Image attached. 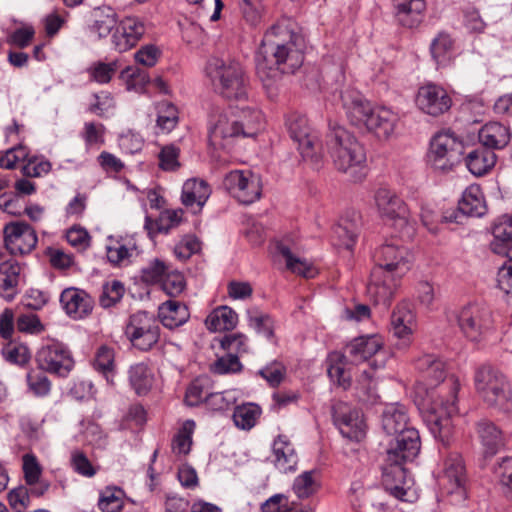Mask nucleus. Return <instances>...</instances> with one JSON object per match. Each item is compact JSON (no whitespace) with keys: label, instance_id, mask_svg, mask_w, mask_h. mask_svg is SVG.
Here are the masks:
<instances>
[{"label":"nucleus","instance_id":"1","mask_svg":"<svg viewBox=\"0 0 512 512\" xmlns=\"http://www.w3.org/2000/svg\"><path fill=\"white\" fill-rule=\"evenodd\" d=\"M304 40L298 24L282 17L264 34L256 55V73L263 86L271 89L284 73H294L304 61Z\"/></svg>","mask_w":512,"mask_h":512},{"label":"nucleus","instance_id":"2","mask_svg":"<svg viewBox=\"0 0 512 512\" xmlns=\"http://www.w3.org/2000/svg\"><path fill=\"white\" fill-rule=\"evenodd\" d=\"M416 368L429 381L430 386L440 382L438 396L427 405L423 412V421L435 439L448 445L452 435V417L458 411L456 400L460 388L456 376L446 377L445 363L435 355L426 354L416 361Z\"/></svg>","mask_w":512,"mask_h":512},{"label":"nucleus","instance_id":"3","mask_svg":"<svg viewBox=\"0 0 512 512\" xmlns=\"http://www.w3.org/2000/svg\"><path fill=\"white\" fill-rule=\"evenodd\" d=\"M374 260L367 294L376 305L388 307L399 280L411 268L412 255L398 240L392 239L376 249Z\"/></svg>","mask_w":512,"mask_h":512},{"label":"nucleus","instance_id":"4","mask_svg":"<svg viewBox=\"0 0 512 512\" xmlns=\"http://www.w3.org/2000/svg\"><path fill=\"white\" fill-rule=\"evenodd\" d=\"M340 98L352 125L366 128L380 139H388L394 133L400 116L391 108L373 107L360 92L353 89L342 91Z\"/></svg>","mask_w":512,"mask_h":512},{"label":"nucleus","instance_id":"5","mask_svg":"<svg viewBox=\"0 0 512 512\" xmlns=\"http://www.w3.org/2000/svg\"><path fill=\"white\" fill-rule=\"evenodd\" d=\"M326 147L339 171L349 173L353 181H361L365 177L364 148L346 128L337 124L331 126Z\"/></svg>","mask_w":512,"mask_h":512},{"label":"nucleus","instance_id":"6","mask_svg":"<svg viewBox=\"0 0 512 512\" xmlns=\"http://www.w3.org/2000/svg\"><path fill=\"white\" fill-rule=\"evenodd\" d=\"M206 74L214 91L223 98L247 99L249 80L240 63L214 57L207 62Z\"/></svg>","mask_w":512,"mask_h":512},{"label":"nucleus","instance_id":"7","mask_svg":"<svg viewBox=\"0 0 512 512\" xmlns=\"http://www.w3.org/2000/svg\"><path fill=\"white\" fill-rule=\"evenodd\" d=\"M474 383L477 394L488 406L502 411L510 410L512 388L501 370L490 364H483L475 371Z\"/></svg>","mask_w":512,"mask_h":512},{"label":"nucleus","instance_id":"8","mask_svg":"<svg viewBox=\"0 0 512 512\" xmlns=\"http://www.w3.org/2000/svg\"><path fill=\"white\" fill-rule=\"evenodd\" d=\"M463 144L450 130L437 133L430 141L428 163L434 170L450 171L459 161Z\"/></svg>","mask_w":512,"mask_h":512},{"label":"nucleus","instance_id":"9","mask_svg":"<svg viewBox=\"0 0 512 512\" xmlns=\"http://www.w3.org/2000/svg\"><path fill=\"white\" fill-rule=\"evenodd\" d=\"M159 320L146 311H137L129 317L125 334L132 346L140 351L152 350L160 339Z\"/></svg>","mask_w":512,"mask_h":512},{"label":"nucleus","instance_id":"10","mask_svg":"<svg viewBox=\"0 0 512 512\" xmlns=\"http://www.w3.org/2000/svg\"><path fill=\"white\" fill-rule=\"evenodd\" d=\"M286 127L290 138L297 144L302 158L318 163L322 155V147L318 135L313 131L304 115L291 113L286 119Z\"/></svg>","mask_w":512,"mask_h":512},{"label":"nucleus","instance_id":"11","mask_svg":"<svg viewBox=\"0 0 512 512\" xmlns=\"http://www.w3.org/2000/svg\"><path fill=\"white\" fill-rule=\"evenodd\" d=\"M223 186L238 202L249 205L260 199L262 181L251 170H232L223 179Z\"/></svg>","mask_w":512,"mask_h":512},{"label":"nucleus","instance_id":"12","mask_svg":"<svg viewBox=\"0 0 512 512\" xmlns=\"http://www.w3.org/2000/svg\"><path fill=\"white\" fill-rule=\"evenodd\" d=\"M39 370L67 377L74 368V359L70 350L60 342H50L42 345L35 355Z\"/></svg>","mask_w":512,"mask_h":512},{"label":"nucleus","instance_id":"13","mask_svg":"<svg viewBox=\"0 0 512 512\" xmlns=\"http://www.w3.org/2000/svg\"><path fill=\"white\" fill-rule=\"evenodd\" d=\"M374 202L380 217L387 224L400 231L409 225V208L394 191L385 187L377 189Z\"/></svg>","mask_w":512,"mask_h":512},{"label":"nucleus","instance_id":"14","mask_svg":"<svg viewBox=\"0 0 512 512\" xmlns=\"http://www.w3.org/2000/svg\"><path fill=\"white\" fill-rule=\"evenodd\" d=\"M4 242L7 250L13 255L30 253L36 246V231L26 222H11L4 226Z\"/></svg>","mask_w":512,"mask_h":512},{"label":"nucleus","instance_id":"15","mask_svg":"<svg viewBox=\"0 0 512 512\" xmlns=\"http://www.w3.org/2000/svg\"><path fill=\"white\" fill-rule=\"evenodd\" d=\"M489 310L472 304L461 309L457 314L458 325L464 335L471 341H478L491 326Z\"/></svg>","mask_w":512,"mask_h":512},{"label":"nucleus","instance_id":"16","mask_svg":"<svg viewBox=\"0 0 512 512\" xmlns=\"http://www.w3.org/2000/svg\"><path fill=\"white\" fill-rule=\"evenodd\" d=\"M421 441L414 427L394 435L387 448V461H412L420 452Z\"/></svg>","mask_w":512,"mask_h":512},{"label":"nucleus","instance_id":"17","mask_svg":"<svg viewBox=\"0 0 512 512\" xmlns=\"http://www.w3.org/2000/svg\"><path fill=\"white\" fill-rule=\"evenodd\" d=\"M146 22L136 16L122 19L112 35V43L119 52H126L135 47L146 33Z\"/></svg>","mask_w":512,"mask_h":512},{"label":"nucleus","instance_id":"18","mask_svg":"<svg viewBox=\"0 0 512 512\" xmlns=\"http://www.w3.org/2000/svg\"><path fill=\"white\" fill-rule=\"evenodd\" d=\"M241 127L233 110L219 116L209 130V144L214 149L229 150L234 139L242 137Z\"/></svg>","mask_w":512,"mask_h":512},{"label":"nucleus","instance_id":"19","mask_svg":"<svg viewBox=\"0 0 512 512\" xmlns=\"http://www.w3.org/2000/svg\"><path fill=\"white\" fill-rule=\"evenodd\" d=\"M448 93L436 84L421 86L416 96V105L424 113L438 116L447 112L451 107Z\"/></svg>","mask_w":512,"mask_h":512},{"label":"nucleus","instance_id":"20","mask_svg":"<svg viewBox=\"0 0 512 512\" xmlns=\"http://www.w3.org/2000/svg\"><path fill=\"white\" fill-rule=\"evenodd\" d=\"M465 482L466 475L463 460L460 455L451 454L444 462L441 484L448 494H455L463 500L466 496Z\"/></svg>","mask_w":512,"mask_h":512},{"label":"nucleus","instance_id":"21","mask_svg":"<svg viewBox=\"0 0 512 512\" xmlns=\"http://www.w3.org/2000/svg\"><path fill=\"white\" fill-rule=\"evenodd\" d=\"M106 256L113 267H127L139 255L138 245L133 237L108 238Z\"/></svg>","mask_w":512,"mask_h":512},{"label":"nucleus","instance_id":"22","mask_svg":"<svg viewBox=\"0 0 512 512\" xmlns=\"http://www.w3.org/2000/svg\"><path fill=\"white\" fill-rule=\"evenodd\" d=\"M334 422L339 428L340 433L355 441H360L365 435L366 425L362 414L348 406L336 408L333 414Z\"/></svg>","mask_w":512,"mask_h":512},{"label":"nucleus","instance_id":"23","mask_svg":"<svg viewBox=\"0 0 512 512\" xmlns=\"http://www.w3.org/2000/svg\"><path fill=\"white\" fill-rule=\"evenodd\" d=\"M383 347L381 338L377 335L361 336L353 339L345 348L347 359L353 364H360L370 360Z\"/></svg>","mask_w":512,"mask_h":512},{"label":"nucleus","instance_id":"24","mask_svg":"<svg viewBox=\"0 0 512 512\" xmlns=\"http://www.w3.org/2000/svg\"><path fill=\"white\" fill-rule=\"evenodd\" d=\"M60 303L66 313L75 319L87 316L93 308L92 298L85 291L73 287L61 293Z\"/></svg>","mask_w":512,"mask_h":512},{"label":"nucleus","instance_id":"25","mask_svg":"<svg viewBox=\"0 0 512 512\" xmlns=\"http://www.w3.org/2000/svg\"><path fill=\"white\" fill-rule=\"evenodd\" d=\"M405 461H387L382 468V484L386 491L397 499L404 500L406 490Z\"/></svg>","mask_w":512,"mask_h":512},{"label":"nucleus","instance_id":"26","mask_svg":"<svg viewBox=\"0 0 512 512\" xmlns=\"http://www.w3.org/2000/svg\"><path fill=\"white\" fill-rule=\"evenodd\" d=\"M272 450L275 458L274 464L279 471L283 473L295 471L298 455L287 435H278L273 442Z\"/></svg>","mask_w":512,"mask_h":512},{"label":"nucleus","instance_id":"27","mask_svg":"<svg viewBox=\"0 0 512 512\" xmlns=\"http://www.w3.org/2000/svg\"><path fill=\"white\" fill-rule=\"evenodd\" d=\"M476 432L486 456H494L504 446L502 430L488 419H481L476 424Z\"/></svg>","mask_w":512,"mask_h":512},{"label":"nucleus","instance_id":"28","mask_svg":"<svg viewBox=\"0 0 512 512\" xmlns=\"http://www.w3.org/2000/svg\"><path fill=\"white\" fill-rule=\"evenodd\" d=\"M491 250L512 260V217H503L492 228Z\"/></svg>","mask_w":512,"mask_h":512},{"label":"nucleus","instance_id":"29","mask_svg":"<svg viewBox=\"0 0 512 512\" xmlns=\"http://www.w3.org/2000/svg\"><path fill=\"white\" fill-rule=\"evenodd\" d=\"M415 327V315L406 303L396 306L391 315V331L404 342L409 341Z\"/></svg>","mask_w":512,"mask_h":512},{"label":"nucleus","instance_id":"30","mask_svg":"<svg viewBox=\"0 0 512 512\" xmlns=\"http://www.w3.org/2000/svg\"><path fill=\"white\" fill-rule=\"evenodd\" d=\"M158 317L164 327L174 329L185 324L189 320L190 313L184 303L168 300L159 306Z\"/></svg>","mask_w":512,"mask_h":512},{"label":"nucleus","instance_id":"31","mask_svg":"<svg viewBox=\"0 0 512 512\" xmlns=\"http://www.w3.org/2000/svg\"><path fill=\"white\" fill-rule=\"evenodd\" d=\"M382 427L386 434L390 436L412 428L408 424L406 407L398 403L386 406L382 413Z\"/></svg>","mask_w":512,"mask_h":512},{"label":"nucleus","instance_id":"32","mask_svg":"<svg viewBox=\"0 0 512 512\" xmlns=\"http://www.w3.org/2000/svg\"><path fill=\"white\" fill-rule=\"evenodd\" d=\"M496 159V154L493 150L481 146L467 154L465 163L473 175L483 176L495 166Z\"/></svg>","mask_w":512,"mask_h":512},{"label":"nucleus","instance_id":"33","mask_svg":"<svg viewBox=\"0 0 512 512\" xmlns=\"http://www.w3.org/2000/svg\"><path fill=\"white\" fill-rule=\"evenodd\" d=\"M479 141L488 149H502L510 141L509 129L499 122H489L479 131Z\"/></svg>","mask_w":512,"mask_h":512},{"label":"nucleus","instance_id":"34","mask_svg":"<svg viewBox=\"0 0 512 512\" xmlns=\"http://www.w3.org/2000/svg\"><path fill=\"white\" fill-rule=\"evenodd\" d=\"M393 5L399 22L409 28L421 22L426 7L425 0H394Z\"/></svg>","mask_w":512,"mask_h":512},{"label":"nucleus","instance_id":"35","mask_svg":"<svg viewBox=\"0 0 512 512\" xmlns=\"http://www.w3.org/2000/svg\"><path fill=\"white\" fill-rule=\"evenodd\" d=\"M458 211L471 217H481L486 213L484 195L479 186L471 185L463 192L458 203Z\"/></svg>","mask_w":512,"mask_h":512},{"label":"nucleus","instance_id":"36","mask_svg":"<svg viewBox=\"0 0 512 512\" xmlns=\"http://www.w3.org/2000/svg\"><path fill=\"white\" fill-rule=\"evenodd\" d=\"M276 254L285 261L286 269L305 278H313L316 275L315 268L305 259L297 257L290 247L283 241L276 243Z\"/></svg>","mask_w":512,"mask_h":512},{"label":"nucleus","instance_id":"37","mask_svg":"<svg viewBox=\"0 0 512 512\" xmlns=\"http://www.w3.org/2000/svg\"><path fill=\"white\" fill-rule=\"evenodd\" d=\"M21 267L17 262H4L0 265V295L7 301L18 293Z\"/></svg>","mask_w":512,"mask_h":512},{"label":"nucleus","instance_id":"38","mask_svg":"<svg viewBox=\"0 0 512 512\" xmlns=\"http://www.w3.org/2000/svg\"><path fill=\"white\" fill-rule=\"evenodd\" d=\"M211 194L210 187L204 180L188 179L182 188V203L187 207L197 205L200 210Z\"/></svg>","mask_w":512,"mask_h":512},{"label":"nucleus","instance_id":"39","mask_svg":"<svg viewBox=\"0 0 512 512\" xmlns=\"http://www.w3.org/2000/svg\"><path fill=\"white\" fill-rule=\"evenodd\" d=\"M233 113L241 127L242 138L255 137L262 129L263 115L261 111L255 108L243 107L233 110Z\"/></svg>","mask_w":512,"mask_h":512},{"label":"nucleus","instance_id":"40","mask_svg":"<svg viewBox=\"0 0 512 512\" xmlns=\"http://www.w3.org/2000/svg\"><path fill=\"white\" fill-rule=\"evenodd\" d=\"M237 323V313L228 306L215 308L205 320L206 327L211 332L232 330Z\"/></svg>","mask_w":512,"mask_h":512},{"label":"nucleus","instance_id":"41","mask_svg":"<svg viewBox=\"0 0 512 512\" xmlns=\"http://www.w3.org/2000/svg\"><path fill=\"white\" fill-rule=\"evenodd\" d=\"M116 12L110 7L98 8L93 12V21L89 25L90 32L99 38L107 37L118 26Z\"/></svg>","mask_w":512,"mask_h":512},{"label":"nucleus","instance_id":"42","mask_svg":"<svg viewBox=\"0 0 512 512\" xmlns=\"http://www.w3.org/2000/svg\"><path fill=\"white\" fill-rule=\"evenodd\" d=\"M129 382L138 395H144L153 385V375L146 364L137 363L129 369Z\"/></svg>","mask_w":512,"mask_h":512},{"label":"nucleus","instance_id":"43","mask_svg":"<svg viewBox=\"0 0 512 512\" xmlns=\"http://www.w3.org/2000/svg\"><path fill=\"white\" fill-rule=\"evenodd\" d=\"M260 415V406L255 403H245L235 407L233 421L236 427L242 430H250L255 426Z\"/></svg>","mask_w":512,"mask_h":512},{"label":"nucleus","instance_id":"44","mask_svg":"<svg viewBox=\"0 0 512 512\" xmlns=\"http://www.w3.org/2000/svg\"><path fill=\"white\" fill-rule=\"evenodd\" d=\"M360 232V225L356 219L346 218L334 227L333 233L338 239V244L346 249H352Z\"/></svg>","mask_w":512,"mask_h":512},{"label":"nucleus","instance_id":"45","mask_svg":"<svg viewBox=\"0 0 512 512\" xmlns=\"http://www.w3.org/2000/svg\"><path fill=\"white\" fill-rule=\"evenodd\" d=\"M356 396L359 401L365 404L372 405L377 402L379 395L377 392L376 382L374 381V374L372 372H369L366 369L362 370L356 385Z\"/></svg>","mask_w":512,"mask_h":512},{"label":"nucleus","instance_id":"46","mask_svg":"<svg viewBox=\"0 0 512 512\" xmlns=\"http://www.w3.org/2000/svg\"><path fill=\"white\" fill-rule=\"evenodd\" d=\"M114 358L115 353L113 348L102 345L97 349L93 361L94 369L103 374L108 382L113 381L115 371Z\"/></svg>","mask_w":512,"mask_h":512},{"label":"nucleus","instance_id":"47","mask_svg":"<svg viewBox=\"0 0 512 512\" xmlns=\"http://www.w3.org/2000/svg\"><path fill=\"white\" fill-rule=\"evenodd\" d=\"M345 359H347L346 354L341 355L333 353L329 356V365L327 368V373L330 379L344 389L348 388L351 383V377L345 370Z\"/></svg>","mask_w":512,"mask_h":512},{"label":"nucleus","instance_id":"48","mask_svg":"<svg viewBox=\"0 0 512 512\" xmlns=\"http://www.w3.org/2000/svg\"><path fill=\"white\" fill-rule=\"evenodd\" d=\"M123 495L121 488L106 487L100 492L98 508L102 512H121L124 507Z\"/></svg>","mask_w":512,"mask_h":512},{"label":"nucleus","instance_id":"49","mask_svg":"<svg viewBox=\"0 0 512 512\" xmlns=\"http://www.w3.org/2000/svg\"><path fill=\"white\" fill-rule=\"evenodd\" d=\"M316 473V470L305 471L295 478L292 489L299 499H306L318 490L314 479Z\"/></svg>","mask_w":512,"mask_h":512},{"label":"nucleus","instance_id":"50","mask_svg":"<svg viewBox=\"0 0 512 512\" xmlns=\"http://www.w3.org/2000/svg\"><path fill=\"white\" fill-rule=\"evenodd\" d=\"M195 428V422L193 420H186L175 435L172 442V451L178 455H186L189 453L192 444V433Z\"/></svg>","mask_w":512,"mask_h":512},{"label":"nucleus","instance_id":"51","mask_svg":"<svg viewBox=\"0 0 512 512\" xmlns=\"http://www.w3.org/2000/svg\"><path fill=\"white\" fill-rule=\"evenodd\" d=\"M168 270L169 267L165 261L155 258L141 269L140 277L142 282L153 285L161 283Z\"/></svg>","mask_w":512,"mask_h":512},{"label":"nucleus","instance_id":"52","mask_svg":"<svg viewBox=\"0 0 512 512\" xmlns=\"http://www.w3.org/2000/svg\"><path fill=\"white\" fill-rule=\"evenodd\" d=\"M3 357L11 364L26 365L31 359V352L27 345L18 342H9L2 349Z\"/></svg>","mask_w":512,"mask_h":512},{"label":"nucleus","instance_id":"53","mask_svg":"<svg viewBox=\"0 0 512 512\" xmlns=\"http://www.w3.org/2000/svg\"><path fill=\"white\" fill-rule=\"evenodd\" d=\"M178 123V110L168 101L158 104L157 126L163 132H170Z\"/></svg>","mask_w":512,"mask_h":512},{"label":"nucleus","instance_id":"54","mask_svg":"<svg viewBox=\"0 0 512 512\" xmlns=\"http://www.w3.org/2000/svg\"><path fill=\"white\" fill-rule=\"evenodd\" d=\"M208 379L198 378L187 388L185 402L189 406H197L202 402L207 403L210 393L208 391Z\"/></svg>","mask_w":512,"mask_h":512},{"label":"nucleus","instance_id":"55","mask_svg":"<svg viewBox=\"0 0 512 512\" xmlns=\"http://www.w3.org/2000/svg\"><path fill=\"white\" fill-rule=\"evenodd\" d=\"M262 512H313L311 509H298L294 502L289 503L283 494H275L261 505Z\"/></svg>","mask_w":512,"mask_h":512},{"label":"nucleus","instance_id":"56","mask_svg":"<svg viewBox=\"0 0 512 512\" xmlns=\"http://www.w3.org/2000/svg\"><path fill=\"white\" fill-rule=\"evenodd\" d=\"M44 372L42 370H31L27 374L28 387L37 397H45L51 391V381Z\"/></svg>","mask_w":512,"mask_h":512},{"label":"nucleus","instance_id":"57","mask_svg":"<svg viewBox=\"0 0 512 512\" xmlns=\"http://www.w3.org/2000/svg\"><path fill=\"white\" fill-rule=\"evenodd\" d=\"M186 281L184 275L178 271H169L161 281L163 291L171 296L176 297L180 295L185 289Z\"/></svg>","mask_w":512,"mask_h":512},{"label":"nucleus","instance_id":"58","mask_svg":"<svg viewBox=\"0 0 512 512\" xmlns=\"http://www.w3.org/2000/svg\"><path fill=\"white\" fill-rule=\"evenodd\" d=\"M257 374L267 381L271 387H277L286 374L285 366L278 361H272L261 368Z\"/></svg>","mask_w":512,"mask_h":512},{"label":"nucleus","instance_id":"59","mask_svg":"<svg viewBox=\"0 0 512 512\" xmlns=\"http://www.w3.org/2000/svg\"><path fill=\"white\" fill-rule=\"evenodd\" d=\"M221 347L228 354H236L239 357L248 351V339L242 333L227 334L221 340Z\"/></svg>","mask_w":512,"mask_h":512},{"label":"nucleus","instance_id":"60","mask_svg":"<svg viewBox=\"0 0 512 512\" xmlns=\"http://www.w3.org/2000/svg\"><path fill=\"white\" fill-rule=\"evenodd\" d=\"M117 71V63L110 62H97L89 67L88 73L90 78L99 84H106L110 82L112 76Z\"/></svg>","mask_w":512,"mask_h":512},{"label":"nucleus","instance_id":"61","mask_svg":"<svg viewBox=\"0 0 512 512\" xmlns=\"http://www.w3.org/2000/svg\"><path fill=\"white\" fill-rule=\"evenodd\" d=\"M242 364L236 354H226L219 357L212 365L211 370L219 375L240 372Z\"/></svg>","mask_w":512,"mask_h":512},{"label":"nucleus","instance_id":"62","mask_svg":"<svg viewBox=\"0 0 512 512\" xmlns=\"http://www.w3.org/2000/svg\"><path fill=\"white\" fill-rule=\"evenodd\" d=\"M16 329L27 334H40L45 327L36 314H21L16 319Z\"/></svg>","mask_w":512,"mask_h":512},{"label":"nucleus","instance_id":"63","mask_svg":"<svg viewBox=\"0 0 512 512\" xmlns=\"http://www.w3.org/2000/svg\"><path fill=\"white\" fill-rule=\"evenodd\" d=\"M420 219L425 228L432 233L436 234L439 231L441 223V214L432 204H422L420 211Z\"/></svg>","mask_w":512,"mask_h":512},{"label":"nucleus","instance_id":"64","mask_svg":"<svg viewBox=\"0 0 512 512\" xmlns=\"http://www.w3.org/2000/svg\"><path fill=\"white\" fill-rule=\"evenodd\" d=\"M496 474L506 495L512 497V457L502 459L496 468Z\"/></svg>","mask_w":512,"mask_h":512}]
</instances>
